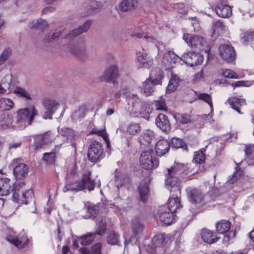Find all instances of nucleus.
<instances>
[{
	"label": "nucleus",
	"mask_w": 254,
	"mask_h": 254,
	"mask_svg": "<svg viewBox=\"0 0 254 254\" xmlns=\"http://www.w3.org/2000/svg\"><path fill=\"white\" fill-rule=\"evenodd\" d=\"M185 171L183 164H175L170 169H168V173L166 175L165 184L170 189V191H176L177 194L181 193V181L178 175L182 174Z\"/></svg>",
	"instance_id": "nucleus-1"
},
{
	"label": "nucleus",
	"mask_w": 254,
	"mask_h": 254,
	"mask_svg": "<svg viewBox=\"0 0 254 254\" xmlns=\"http://www.w3.org/2000/svg\"><path fill=\"white\" fill-rule=\"evenodd\" d=\"M95 181L92 180L89 175L84 174L80 180L76 182L70 181V182H66V185L63 189L64 192L72 191L78 192L85 189L91 191L94 189Z\"/></svg>",
	"instance_id": "nucleus-2"
},
{
	"label": "nucleus",
	"mask_w": 254,
	"mask_h": 254,
	"mask_svg": "<svg viewBox=\"0 0 254 254\" xmlns=\"http://www.w3.org/2000/svg\"><path fill=\"white\" fill-rule=\"evenodd\" d=\"M16 123L25 127L31 125L34 117L38 115V111L33 105L18 110L17 112Z\"/></svg>",
	"instance_id": "nucleus-3"
},
{
	"label": "nucleus",
	"mask_w": 254,
	"mask_h": 254,
	"mask_svg": "<svg viewBox=\"0 0 254 254\" xmlns=\"http://www.w3.org/2000/svg\"><path fill=\"white\" fill-rule=\"evenodd\" d=\"M25 185V183L23 182L15 185L13 184V188L11 190L13 200L18 203L26 204L28 199L31 198L33 195V192L31 189L24 191L23 188Z\"/></svg>",
	"instance_id": "nucleus-4"
},
{
	"label": "nucleus",
	"mask_w": 254,
	"mask_h": 254,
	"mask_svg": "<svg viewBox=\"0 0 254 254\" xmlns=\"http://www.w3.org/2000/svg\"><path fill=\"white\" fill-rule=\"evenodd\" d=\"M103 151V145L101 142L96 140L92 141L87 151L88 160L92 163L100 162L104 157Z\"/></svg>",
	"instance_id": "nucleus-5"
},
{
	"label": "nucleus",
	"mask_w": 254,
	"mask_h": 254,
	"mask_svg": "<svg viewBox=\"0 0 254 254\" xmlns=\"http://www.w3.org/2000/svg\"><path fill=\"white\" fill-rule=\"evenodd\" d=\"M153 150L150 149L144 151L141 154L139 162L140 165L144 169L150 170L158 166V161L155 158H153Z\"/></svg>",
	"instance_id": "nucleus-6"
},
{
	"label": "nucleus",
	"mask_w": 254,
	"mask_h": 254,
	"mask_svg": "<svg viewBox=\"0 0 254 254\" xmlns=\"http://www.w3.org/2000/svg\"><path fill=\"white\" fill-rule=\"evenodd\" d=\"M120 76L118 66L113 64L110 65L105 70L103 74L100 77V80L101 81L114 84Z\"/></svg>",
	"instance_id": "nucleus-7"
},
{
	"label": "nucleus",
	"mask_w": 254,
	"mask_h": 254,
	"mask_svg": "<svg viewBox=\"0 0 254 254\" xmlns=\"http://www.w3.org/2000/svg\"><path fill=\"white\" fill-rule=\"evenodd\" d=\"M203 56L199 53L193 52L185 53L180 57V60L191 67L200 64L203 62Z\"/></svg>",
	"instance_id": "nucleus-8"
},
{
	"label": "nucleus",
	"mask_w": 254,
	"mask_h": 254,
	"mask_svg": "<svg viewBox=\"0 0 254 254\" xmlns=\"http://www.w3.org/2000/svg\"><path fill=\"white\" fill-rule=\"evenodd\" d=\"M45 111L43 117L45 119H52V115L55 113L59 104L55 100L46 98L43 102Z\"/></svg>",
	"instance_id": "nucleus-9"
},
{
	"label": "nucleus",
	"mask_w": 254,
	"mask_h": 254,
	"mask_svg": "<svg viewBox=\"0 0 254 254\" xmlns=\"http://www.w3.org/2000/svg\"><path fill=\"white\" fill-rule=\"evenodd\" d=\"M219 54L224 61L227 63L233 62L236 57L234 48L230 45L223 44L219 47Z\"/></svg>",
	"instance_id": "nucleus-10"
},
{
	"label": "nucleus",
	"mask_w": 254,
	"mask_h": 254,
	"mask_svg": "<svg viewBox=\"0 0 254 254\" xmlns=\"http://www.w3.org/2000/svg\"><path fill=\"white\" fill-rule=\"evenodd\" d=\"M55 138L51 132L48 131L43 134L37 135L35 138L36 149L43 148L45 144L52 142Z\"/></svg>",
	"instance_id": "nucleus-11"
},
{
	"label": "nucleus",
	"mask_w": 254,
	"mask_h": 254,
	"mask_svg": "<svg viewBox=\"0 0 254 254\" xmlns=\"http://www.w3.org/2000/svg\"><path fill=\"white\" fill-rule=\"evenodd\" d=\"M183 38L188 45L192 48L203 46L206 43L204 39L198 35L192 36L189 34H184Z\"/></svg>",
	"instance_id": "nucleus-12"
},
{
	"label": "nucleus",
	"mask_w": 254,
	"mask_h": 254,
	"mask_svg": "<svg viewBox=\"0 0 254 254\" xmlns=\"http://www.w3.org/2000/svg\"><path fill=\"white\" fill-rule=\"evenodd\" d=\"M159 218L160 221L166 225H170L175 221V215L166 209L165 206H162L159 210Z\"/></svg>",
	"instance_id": "nucleus-13"
},
{
	"label": "nucleus",
	"mask_w": 254,
	"mask_h": 254,
	"mask_svg": "<svg viewBox=\"0 0 254 254\" xmlns=\"http://www.w3.org/2000/svg\"><path fill=\"white\" fill-rule=\"evenodd\" d=\"M187 191L188 197L191 203L199 204L203 199L204 195L200 190L190 188L187 189Z\"/></svg>",
	"instance_id": "nucleus-14"
},
{
	"label": "nucleus",
	"mask_w": 254,
	"mask_h": 254,
	"mask_svg": "<svg viewBox=\"0 0 254 254\" xmlns=\"http://www.w3.org/2000/svg\"><path fill=\"white\" fill-rule=\"evenodd\" d=\"M6 239L11 243L14 244L18 248L25 247L29 243V240L23 232H22L16 238H11L10 236L7 237Z\"/></svg>",
	"instance_id": "nucleus-15"
},
{
	"label": "nucleus",
	"mask_w": 254,
	"mask_h": 254,
	"mask_svg": "<svg viewBox=\"0 0 254 254\" xmlns=\"http://www.w3.org/2000/svg\"><path fill=\"white\" fill-rule=\"evenodd\" d=\"M92 24V21L91 20H87L77 28L72 30L70 33L66 36L65 38L70 39L84 32H86L91 27Z\"/></svg>",
	"instance_id": "nucleus-16"
},
{
	"label": "nucleus",
	"mask_w": 254,
	"mask_h": 254,
	"mask_svg": "<svg viewBox=\"0 0 254 254\" xmlns=\"http://www.w3.org/2000/svg\"><path fill=\"white\" fill-rule=\"evenodd\" d=\"M172 196L170 197L167 203V208L166 209L171 212L175 213L177 209L181 206L178 196L180 193L177 194L176 191H172Z\"/></svg>",
	"instance_id": "nucleus-17"
},
{
	"label": "nucleus",
	"mask_w": 254,
	"mask_h": 254,
	"mask_svg": "<svg viewBox=\"0 0 254 254\" xmlns=\"http://www.w3.org/2000/svg\"><path fill=\"white\" fill-rule=\"evenodd\" d=\"M180 57L175 54L173 52L168 51L165 53L162 59V63L167 68L173 66V64H175Z\"/></svg>",
	"instance_id": "nucleus-18"
},
{
	"label": "nucleus",
	"mask_w": 254,
	"mask_h": 254,
	"mask_svg": "<svg viewBox=\"0 0 254 254\" xmlns=\"http://www.w3.org/2000/svg\"><path fill=\"white\" fill-rule=\"evenodd\" d=\"M170 144L166 139H161L156 142L155 151L158 156H162L166 154L169 150Z\"/></svg>",
	"instance_id": "nucleus-19"
},
{
	"label": "nucleus",
	"mask_w": 254,
	"mask_h": 254,
	"mask_svg": "<svg viewBox=\"0 0 254 254\" xmlns=\"http://www.w3.org/2000/svg\"><path fill=\"white\" fill-rule=\"evenodd\" d=\"M155 123L163 131H166L170 129V123L168 117L163 114L158 115L156 118Z\"/></svg>",
	"instance_id": "nucleus-20"
},
{
	"label": "nucleus",
	"mask_w": 254,
	"mask_h": 254,
	"mask_svg": "<svg viewBox=\"0 0 254 254\" xmlns=\"http://www.w3.org/2000/svg\"><path fill=\"white\" fill-rule=\"evenodd\" d=\"M28 167L24 163L17 164L13 170L14 176L17 179H22L28 174Z\"/></svg>",
	"instance_id": "nucleus-21"
},
{
	"label": "nucleus",
	"mask_w": 254,
	"mask_h": 254,
	"mask_svg": "<svg viewBox=\"0 0 254 254\" xmlns=\"http://www.w3.org/2000/svg\"><path fill=\"white\" fill-rule=\"evenodd\" d=\"M10 183V180L7 178H0V195L6 196L11 191L13 188Z\"/></svg>",
	"instance_id": "nucleus-22"
},
{
	"label": "nucleus",
	"mask_w": 254,
	"mask_h": 254,
	"mask_svg": "<svg viewBox=\"0 0 254 254\" xmlns=\"http://www.w3.org/2000/svg\"><path fill=\"white\" fill-rule=\"evenodd\" d=\"M127 98L128 100H132V111L134 110V111L136 112H142V110L141 109V107L144 103L136 94H128L127 95Z\"/></svg>",
	"instance_id": "nucleus-23"
},
{
	"label": "nucleus",
	"mask_w": 254,
	"mask_h": 254,
	"mask_svg": "<svg viewBox=\"0 0 254 254\" xmlns=\"http://www.w3.org/2000/svg\"><path fill=\"white\" fill-rule=\"evenodd\" d=\"M201 237L204 242L212 244L216 242L219 238L211 231L203 229L201 232Z\"/></svg>",
	"instance_id": "nucleus-24"
},
{
	"label": "nucleus",
	"mask_w": 254,
	"mask_h": 254,
	"mask_svg": "<svg viewBox=\"0 0 254 254\" xmlns=\"http://www.w3.org/2000/svg\"><path fill=\"white\" fill-rule=\"evenodd\" d=\"M215 11L218 15L223 18L228 17L232 13L231 7L227 4L218 5L215 7Z\"/></svg>",
	"instance_id": "nucleus-25"
},
{
	"label": "nucleus",
	"mask_w": 254,
	"mask_h": 254,
	"mask_svg": "<svg viewBox=\"0 0 254 254\" xmlns=\"http://www.w3.org/2000/svg\"><path fill=\"white\" fill-rule=\"evenodd\" d=\"M163 77L162 71L159 68L155 67L151 71L149 77L148 79L151 80L155 84L158 85L161 84Z\"/></svg>",
	"instance_id": "nucleus-26"
},
{
	"label": "nucleus",
	"mask_w": 254,
	"mask_h": 254,
	"mask_svg": "<svg viewBox=\"0 0 254 254\" xmlns=\"http://www.w3.org/2000/svg\"><path fill=\"white\" fill-rule=\"evenodd\" d=\"M138 5L137 0H123L120 4L121 11L126 12L135 9Z\"/></svg>",
	"instance_id": "nucleus-27"
},
{
	"label": "nucleus",
	"mask_w": 254,
	"mask_h": 254,
	"mask_svg": "<svg viewBox=\"0 0 254 254\" xmlns=\"http://www.w3.org/2000/svg\"><path fill=\"white\" fill-rule=\"evenodd\" d=\"M102 244L97 243L94 244L90 249L82 247L79 249L81 254H101Z\"/></svg>",
	"instance_id": "nucleus-28"
},
{
	"label": "nucleus",
	"mask_w": 254,
	"mask_h": 254,
	"mask_svg": "<svg viewBox=\"0 0 254 254\" xmlns=\"http://www.w3.org/2000/svg\"><path fill=\"white\" fill-rule=\"evenodd\" d=\"M138 191L140 195V199L143 202H145L148 197L149 189L148 184L146 182L140 183L138 188Z\"/></svg>",
	"instance_id": "nucleus-29"
},
{
	"label": "nucleus",
	"mask_w": 254,
	"mask_h": 254,
	"mask_svg": "<svg viewBox=\"0 0 254 254\" xmlns=\"http://www.w3.org/2000/svg\"><path fill=\"white\" fill-rule=\"evenodd\" d=\"M155 84L150 79H147L145 81L142 83V91L145 96H149L152 94L155 89Z\"/></svg>",
	"instance_id": "nucleus-30"
},
{
	"label": "nucleus",
	"mask_w": 254,
	"mask_h": 254,
	"mask_svg": "<svg viewBox=\"0 0 254 254\" xmlns=\"http://www.w3.org/2000/svg\"><path fill=\"white\" fill-rule=\"evenodd\" d=\"M154 137L153 131L148 129L145 130L139 137V141L141 145L148 146Z\"/></svg>",
	"instance_id": "nucleus-31"
},
{
	"label": "nucleus",
	"mask_w": 254,
	"mask_h": 254,
	"mask_svg": "<svg viewBox=\"0 0 254 254\" xmlns=\"http://www.w3.org/2000/svg\"><path fill=\"white\" fill-rule=\"evenodd\" d=\"M228 102L232 108L240 114H242L240 111L241 107L246 105V101L245 99H238L234 97L229 98Z\"/></svg>",
	"instance_id": "nucleus-32"
},
{
	"label": "nucleus",
	"mask_w": 254,
	"mask_h": 254,
	"mask_svg": "<svg viewBox=\"0 0 254 254\" xmlns=\"http://www.w3.org/2000/svg\"><path fill=\"white\" fill-rule=\"evenodd\" d=\"M138 62L143 68H148L153 65V60L147 54L139 55L137 58Z\"/></svg>",
	"instance_id": "nucleus-33"
},
{
	"label": "nucleus",
	"mask_w": 254,
	"mask_h": 254,
	"mask_svg": "<svg viewBox=\"0 0 254 254\" xmlns=\"http://www.w3.org/2000/svg\"><path fill=\"white\" fill-rule=\"evenodd\" d=\"M231 223L228 220H222L216 224V231L219 234H225L229 232Z\"/></svg>",
	"instance_id": "nucleus-34"
},
{
	"label": "nucleus",
	"mask_w": 254,
	"mask_h": 254,
	"mask_svg": "<svg viewBox=\"0 0 254 254\" xmlns=\"http://www.w3.org/2000/svg\"><path fill=\"white\" fill-rule=\"evenodd\" d=\"M65 177V182H70V181H74L78 177V172L76 162L67 169Z\"/></svg>",
	"instance_id": "nucleus-35"
},
{
	"label": "nucleus",
	"mask_w": 254,
	"mask_h": 254,
	"mask_svg": "<svg viewBox=\"0 0 254 254\" xmlns=\"http://www.w3.org/2000/svg\"><path fill=\"white\" fill-rule=\"evenodd\" d=\"M174 117L177 123L183 125L190 124L192 122L191 115L188 114L178 113Z\"/></svg>",
	"instance_id": "nucleus-36"
},
{
	"label": "nucleus",
	"mask_w": 254,
	"mask_h": 254,
	"mask_svg": "<svg viewBox=\"0 0 254 254\" xmlns=\"http://www.w3.org/2000/svg\"><path fill=\"white\" fill-rule=\"evenodd\" d=\"M131 228L133 232V234L135 236L139 234L143 231L144 226L138 217H135L132 220Z\"/></svg>",
	"instance_id": "nucleus-37"
},
{
	"label": "nucleus",
	"mask_w": 254,
	"mask_h": 254,
	"mask_svg": "<svg viewBox=\"0 0 254 254\" xmlns=\"http://www.w3.org/2000/svg\"><path fill=\"white\" fill-rule=\"evenodd\" d=\"M13 122L11 116L6 113H2L0 115V127L2 129H6L9 127Z\"/></svg>",
	"instance_id": "nucleus-38"
},
{
	"label": "nucleus",
	"mask_w": 254,
	"mask_h": 254,
	"mask_svg": "<svg viewBox=\"0 0 254 254\" xmlns=\"http://www.w3.org/2000/svg\"><path fill=\"white\" fill-rule=\"evenodd\" d=\"M106 241L111 245H120V235L115 231H111L108 234Z\"/></svg>",
	"instance_id": "nucleus-39"
},
{
	"label": "nucleus",
	"mask_w": 254,
	"mask_h": 254,
	"mask_svg": "<svg viewBox=\"0 0 254 254\" xmlns=\"http://www.w3.org/2000/svg\"><path fill=\"white\" fill-rule=\"evenodd\" d=\"M167 238L164 234L154 236L152 240V244L155 248L162 247L166 243Z\"/></svg>",
	"instance_id": "nucleus-40"
},
{
	"label": "nucleus",
	"mask_w": 254,
	"mask_h": 254,
	"mask_svg": "<svg viewBox=\"0 0 254 254\" xmlns=\"http://www.w3.org/2000/svg\"><path fill=\"white\" fill-rule=\"evenodd\" d=\"M179 82V77L176 75H172L167 88V92H172L176 90Z\"/></svg>",
	"instance_id": "nucleus-41"
},
{
	"label": "nucleus",
	"mask_w": 254,
	"mask_h": 254,
	"mask_svg": "<svg viewBox=\"0 0 254 254\" xmlns=\"http://www.w3.org/2000/svg\"><path fill=\"white\" fill-rule=\"evenodd\" d=\"M141 127L139 124L131 123L127 128V132L130 135H135L141 131Z\"/></svg>",
	"instance_id": "nucleus-42"
},
{
	"label": "nucleus",
	"mask_w": 254,
	"mask_h": 254,
	"mask_svg": "<svg viewBox=\"0 0 254 254\" xmlns=\"http://www.w3.org/2000/svg\"><path fill=\"white\" fill-rule=\"evenodd\" d=\"M13 106L14 103L12 100L6 98L0 99V110L2 111L9 110Z\"/></svg>",
	"instance_id": "nucleus-43"
},
{
	"label": "nucleus",
	"mask_w": 254,
	"mask_h": 254,
	"mask_svg": "<svg viewBox=\"0 0 254 254\" xmlns=\"http://www.w3.org/2000/svg\"><path fill=\"white\" fill-rule=\"evenodd\" d=\"M171 146L173 148H182L186 150L188 149L186 143L182 139L177 137H173L171 140Z\"/></svg>",
	"instance_id": "nucleus-44"
},
{
	"label": "nucleus",
	"mask_w": 254,
	"mask_h": 254,
	"mask_svg": "<svg viewBox=\"0 0 254 254\" xmlns=\"http://www.w3.org/2000/svg\"><path fill=\"white\" fill-rule=\"evenodd\" d=\"M13 92L17 96L25 98L27 100H30L32 99L30 93L24 88L16 87Z\"/></svg>",
	"instance_id": "nucleus-45"
},
{
	"label": "nucleus",
	"mask_w": 254,
	"mask_h": 254,
	"mask_svg": "<svg viewBox=\"0 0 254 254\" xmlns=\"http://www.w3.org/2000/svg\"><path fill=\"white\" fill-rule=\"evenodd\" d=\"M205 149H201L199 151L195 152V156L193 158V161L196 163L202 164L205 160V155L204 153Z\"/></svg>",
	"instance_id": "nucleus-46"
},
{
	"label": "nucleus",
	"mask_w": 254,
	"mask_h": 254,
	"mask_svg": "<svg viewBox=\"0 0 254 254\" xmlns=\"http://www.w3.org/2000/svg\"><path fill=\"white\" fill-rule=\"evenodd\" d=\"M63 32L62 31L55 32L52 35H46L43 38V42L45 43H51L57 40L62 35Z\"/></svg>",
	"instance_id": "nucleus-47"
},
{
	"label": "nucleus",
	"mask_w": 254,
	"mask_h": 254,
	"mask_svg": "<svg viewBox=\"0 0 254 254\" xmlns=\"http://www.w3.org/2000/svg\"><path fill=\"white\" fill-rule=\"evenodd\" d=\"M245 152L247 156L252 158V162H249V165H254V144H250L246 146Z\"/></svg>",
	"instance_id": "nucleus-48"
},
{
	"label": "nucleus",
	"mask_w": 254,
	"mask_h": 254,
	"mask_svg": "<svg viewBox=\"0 0 254 254\" xmlns=\"http://www.w3.org/2000/svg\"><path fill=\"white\" fill-rule=\"evenodd\" d=\"M238 167L239 165L237 163V166L236 167V171L235 174H233L231 178L229 180V183L230 184H233L235 183L244 175L243 170H241L240 168L238 169Z\"/></svg>",
	"instance_id": "nucleus-49"
},
{
	"label": "nucleus",
	"mask_w": 254,
	"mask_h": 254,
	"mask_svg": "<svg viewBox=\"0 0 254 254\" xmlns=\"http://www.w3.org/2000/svg\"><path fill=\"white\" fill-rule=\"evenodd\" d=\"M197 97L199 100H202L207 103L209 105L211 111L212 112L213 111V105L212 101V98L208 93H199L197 95Z\"/></svg>",
	"instance_id": "nucleus-50"
},
{
	"label": "nucleus",
	"mask_w": 254,
	"mask_h": 254,
	"mask_svg": "<svg viewBox=\"0 0 254 254\" xmlns=\"http://www.w3.org/2000/svg\"><path fill=\"white\" fill-rule=\"evenodd\" d=\"M99 207L95 205L87 206V212L88 217L92 219H94L97 217L99 213Z\"/></svg>",
	"instance_id": "nucleus-51"
},
{
	"label": "nucleus",
	"mask_w": 254,
	"mask_h": 254,
	"mask_svg": "<svg viewBox=\"0 0 254 254\" xmlns=\"http://www.w3.org/2000/svg\"><path fill=\"white\" fill-rule=\"evenodd\" d=\"M86 108L84 106H81L78 107L72 115V117L75 120L82 119L86 114Z\"/></svg>",
	"instance_id": "nucleus-52"
},
{
	"label": "nucleus",
	"mask_w": 254,
	"mask_h": 254,
	"mask_svg": "<svg viewBox=\"0 0 254 254\" xmlns=\"http://www.w3.org/2000/svg\"><path fill=\"white\" fill-rule=\"evenodd\" d=\"M56 153L54 151L43 154V160L47 163L54 164L56 161Z\"/></svg>",
	"instance_id": "nucleus-53"
},
{
	"label": "nucleus",
	"mask_w": 254,
	"mask_h": 254,
	"mask_svg": "<svg viewBox=\"0 0 254 254\" xmlns=\"http://www.w3.org/2000/svg\"><path fill=\"white\" fill-rule=\"evenodd\" d=\"M62 135L65 136L67 139L71 140L74 136V132L72 129L64 127L60 131Z\"/></svg>",
	"instance_id": "nucleus-54"
},
{
	"label": "nucleus",
	"mask_w": 254,
	"mask_h": 254,
	"mask_svg": "<svg viewBox=\"0 0 254 254\" xmlns=\"http://www.w3.org/2000/svg\"><path fill=\"white\" fill-rule=\"evenodd\" d=\"M95 235L96 234L92 233L82 236L81 244L85 246L91 244L94 240Z\"/></svg>",
	"instance_id": "nucleus-55"
},
{
	"label": "nucleus",
	"mask_w": 254,
	"mask_h": 254,
	"mask_svg": "<svg viewBox=\"0 0 254 254\" xmlns=\"http://www.w3.org/2000/svg\"><path fill=\"white\" fill-rule=\"evenodd\" d=\"M106 230V223L102 219L98 224V228L96 230V234L98 235H103Z\"/></svg>",
	"instance_id": "nucleus-56"
},
{
	"label": "nucleus",
	"mask_w": 254,
	"mask_h": 254,
	"mask_svg": "<svg viewBox=\"0 0 254 254\" xmlns=\"http://www.w3.org/2000/svg\"><path fill=\"white\" fill-rule=\"evenodd\" d=\"M11 54L9 49L4 50L0 55V65L5 63L8 59Z\"/></svg>",
	"instance_id": "nucleus-57"
},
{
	"label": "nucleus",
	"mask_w": 254,
	"mask_h": 254,
	"mask_svg": "<svg viewBox=\"0 0 254 254\" xmlns=\"http://www.w3.org/2000/svg\"><path fill=\"white\" fill-rule=\"evenodd\" d=\"M11 83V76L8 75H5L2 79V84L3 87L5 88V89L9 91L10 90Z\"/></svg>",
	"instance_id": "nucleus-58"
},
{
	"label": "nucleus",
	"mask_w": 254,
	"mask_h": 254,
	"mask_svg": "<svg viewBox=\"0 0 254 254\" xmlns=\"http://www.w3.org/2000/svg\"><path fill=\"white\" fill-rule=\"evenodd\" d=\"M223 75L225 77L230 78H236L237 79L239 78L238 75L233 70L230 69H225L222 72Z\"/></svg>",
	"instance_id": "nucleus-59"
},
{
	"label": "nucleus",
	"mask_w": 254,
	"mask_h": 254,
	"mask_svg": "<svg viewBox=\"0 0 254 254\" xmlns=\"http://www.w3.org/2000/svg\"><path fill=\"white\" fill-rule=\"evenodd\" d=\"M155 108L157 110L167 111V107L164 101H157L154 104Z\"/></svg>",
	"instance_id": "nucleus-60"
},
{
	"label": "nucleus",
	"mask_w": 254,
	"mask_h": 254,
	"mask_svg": "<svg viewBox=\"0 0 254 254\" xmlns=\"http://www.w3.org/2000/svg\"><path fill=\"white\" fill-rule=\"evenodd\" d=\"M37 27L38 29L43 30L47 27V22L45 20L42 19H37Z\"/></svg>",
	"instance_id": "nucleus-61"
},
{
	"label": "nucleus",
	"mask_w": 254,
	"mask_h": 254,
	"mask_svg": "<svg viewBox=\"0 0 254 254\" xmlns=\"http://www.w3.org/2000/svg\"><path fill=\"white\" fill-rule=\"evenodd\" d=\"M254 38V31L247 32L244 33L242 39L245 43L249 42Z\"/></svg>",
	"instance_id": "nucleus-62"
},
{
	"label": "nucleus",
	"mask_w": 254,
	"mask_h": 254,
	"mask_svg": "<svg viewBox=\"0 0 254 254\" xmlns=\"http://www.w3.org/2000/svg\"><path fill=\"white\" fill-rule=\"evenodd\" d=\"M91 133H93V134H97L100 136H103V137L106 140V138H107V134H105L104 132V130L103 129H99L98 128H93L91 131Z\"/></svg>",
	"instance_id": "nucleus-63"
},
{
	"label": "nucleus",
	"mask_w": 254,
	"mask_h": 254,
	"mask_svg": "<svg viewBox=\"0 0 254 254\" xmlns=\"http://www.w3.org/2000/svg\"><path fill=\"white\" fill-rule=\"evenodd\" d=\"M223 26V23L221 20H218L215 22L213 25V28H214V31L216 30H222Z\"/></svg>",
	"instance_id": "nucleus-64"
}]
</instances>
